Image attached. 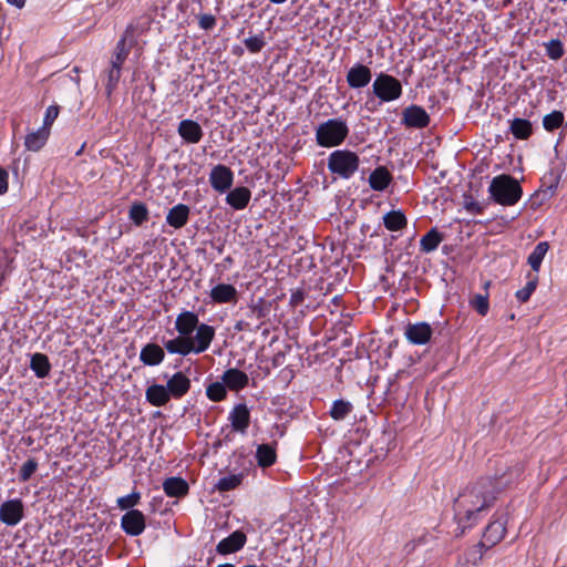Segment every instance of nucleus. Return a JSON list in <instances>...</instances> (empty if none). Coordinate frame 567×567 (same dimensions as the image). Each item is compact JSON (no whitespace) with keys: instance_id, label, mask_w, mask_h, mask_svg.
Segmentation results:
<instances>
[{"instance_id":"28","label":"nucleus","mask_w":567,"mask_h":567,"mask_svg":"<svg viewBox=\"0 0 567 567\" xmlns=\"http://www.w3.org/2000/svg\"><path fill=\"white\" fill-rule=\"evenodd\" d=\"M392 175L384 166L377 167L369 176V185L373 190L382 192L391 183Z\"/></svg>"},{"instance_id":"33","label":"nucleus","mask_w":567,"mask_h":567,"mask_svg":"<svg viewBox=\"0 0 567 567\" xmlns=\"http://www.w3.org/2000/svg\"><path fill=\"white\" fill-rule=\"evenodd\" d=\"M257 464L260 467H269L276 463L277 454L274 446L269 444H260L256 450Z\"/></svg>"},{"instance_id":"45","label":"nucleus","mask_w":567,"mask_h":567,"mask_svg":"<svg viewBox=\"0 0 567 567\" xmlns=\"http://www.w3.org/2000/svg\"><path fill=\"white\" fill-rule=\"evenodd\" d=\"M140 499H141V494L138 492L134 491L128 495L118 497L116 503H117V506L122 511H131V509H133V507L135 505L138 504Z\"/></svg>"},{"instance_id":"37","label":"nucleus","mask_w":567,"mask_h":567,"mask_svg":"<svg viewBox=\"0 0 567 567\" xmlns=\"http://www.w3.org/2000/svg\"><path fill=\"white\" fill-rule=\"evenodd\" d=\"M128 217L136 226H141L148 219L146 205L141 202L134 203L128 210Z\"/></svg>"},{"instance_id":"19","label":"nucleus","mask_w":567,"mask_h":567,"mask_svg":"<svg viewBox=\"0 0 567 567\" xmlns=\"http://www.w3.org/2000/svg\"><path fill=\"white\" fill-rule=\"evenodd\" d=\"M165 359V349L157 343H146L140 352V360L150 367L161 364Z\"/></svg>"},{"instance_id":"1","label":"nucleus","mask_w":567,"mask_h":567,"mask_svg":"<svg viewBox=\"0 0 567 567\" xmlns=\"http://www.w3.org/2000/svg\"><path fill=\"white\" fill-rule=\"evenodd\" d=\"M506 485L504 476L482 477L458 494L454 501V516L462 528L461 534L481 519V514L494 505L497 495Z\"/></svg>"},{"instance_id":"10","label":"nucleus","mask_w":567,"mask_h":567,"mask_svg":"<svg viewBox=\"0 0 567 567\" xmlns=\"http://www.w3.org/2000/svg\"><path fill=\"white\" fill-rule=\"evenodd\" d=\"M122 529L130 536H138L145 529V516L138 509L127 511L121 518Z\"/></svg>"},{"instance_id":"55","label":"nucleus","mask_w":567,"mask_h":567,"mask_svg":"<svg viewBox=\"0 0 567 567\" xmlns=\"http://www.w3.org/2000/svg\"><path fill=\"white\" fill-rule=\"evenodd\" d=\"M235 329L237 331H251L252 329L249 327V323L243 320L237 321L235 324Z\"/></svg>"},{"instance_id":"42","label":"nucleus","mask_w":567,"mask_h":567,"mask_svg":"<svg viewBox=\"0 0 567 567\" xmlns=\"http://www.w3.org/2000/svg\"><path fill=\"white\" fill-rule=\"evenodd\" d=\"M564 114L560 111H553L543 118V126L546 131L553 132L561 126Z\"/></svg>"},{"instance_id":"11","label":"nucleus","mask_w":567,"mask_h":567,"mask_svg":"<svg viewBox=\"0 0 567 567\" xmlns=\"http://www.w3.org/2000/svg\"><path fill=\"white\" fill-rule=\"evenodd\" d=\"M195 331V336H190V341L193 342L194 353L199 354L210 347L215 338V329L207 323H200Z\"/></svg>"},{"instance_id":"16","label":"nucleus","mask_w":567,"mask_h":567,"mask_svg":"<svg viewBox=\"0 0 567 567\" xmlns=\"http://www.w3.org/2000/svg\"><path fill=\"white\" fill-rule=\"evenodd\" d=\"M246 542V534L241 530H235L217 544L216 551L219 555H229L240 550L245 546Z\"/></svg>"},{"instance_id":"7","label":"nucleus","mask_w":567,"mask_h":567,"mask_svg":"<svg viewBox=\"0 0 567 567\" xmlns=\"http://www.w3.org/2000/svg\"><path fill=\"white\" fill-rule=\"evenodd\" d=\"M430 115L424 107L412 104L402 111L401 124L409 128H425L430 124Z\"/></svg>"},{"instance_id":"56","label":"nucleus","mask_w":567,"mask_h":567,"mask_svg":"<svg viewBox=\"0 0 567 567\" xmlns=\"http://www.w3.org/2000/svg\"><path fill=\"white\" fill-rule=\"evenodd\" d=\"M7 2L11 6H14V7L21 9L24 6L25 0H7Z\"/></svg>"},{"instance_id":"44","label":"nucleus","mask_w":567,"mask_h":567,"mask_svg":"<svg viewBox=\"0 0 567 567\" xmlns=\"http://www.w3.org/2000/svg\"><path fill=\"white\" fill-rule=\"evenodd\" d=\"M244 43L249 52H260L262 48L266 45L264 32L245 39Z\"/></svg>"},{"instance_id":"59","label":"nucleus","mask_w":567,"mask_h":567,"mask_svg":"<svg viewBox=\"0 0 567 567\" xmlns=\"http://www.w3.org/2000/svg\"><path fill=\"white\" fill-rule=\"evenodd\" d=\"M216 567H236V566L233 565V564L226 563V564H220V565H218Z\"/></svg>"},{"instance_id":"36","label":"nucleus","mask_w":567,"mask_h":567,"mask_svg":"<svg viewBox=\"0 0 567 567\" xmlns=\"http://www.w3.org/2000/svg\"><path fill=\"white\" fill-rule=\"evenodd\" d=\"M352 410L353 405L349 401L339 399L333 401L329 414L334 421H342L352 412Z\"/></svg>"},{"instance_id":"24","label":"nucleus","mask_w":567,"mask_h":567,"mask_svg":"<svg viewBox=\"0 0 567 567\" xmlns=\"http://www.w3.org/2000/svg\"><path fill=\"white\" fill-rule=\"evenodd\" d=\"M251 198V192L248 187L238 186L231 189L226 196V203L236 210L245 209Z\"/></svg>"},{"instance_id":"13","label":"nucleus","mask_w":567,"mask_h":567,"mask_svg":"<svg viewBox=\"0 0 567 567\" xmlns=\"http://www.w3.org/2000/svg\"><path fill=\"white\" fill-rule=\"evenodd\" d=\"M506 533V519L501 516L498 518L493 519L485 528L483 534V540L481 543H485L486 548L495 546L499 543Z\"/></svg>"},{"instance_id":"39","label":"nucleus","mask_w":567,"mask_h":567,"mask_svg":"<svg viewBox=\"0 0 567 567\" xmlns=\"http://www.w3.org/2000/svg\"><path fill=\"white\" fill-rule=\"evenodd\" d=\"M243 482V474H231L218 480L216 488L219 492H229L239 486Z\"/></svg>"},{"instance_id":"31","label":"nucleus","mask_w":567,"mask_h":567,"mask_svg":"<svg viewBox=\"0 0 567 567\" xmlns=\"http://www.w3.org/2000/svg\"><path fill=\"white\" fill-rule=\"evenodd\" d=\"M509 132L517 140H527L533 133L530 121L515 117L509 122Z\"/></svg>"},{"instance_id":"4","label":"nucleus","mask_w":567,"mask_h":567,"mask_svg":"<svg viewBox=\"0 0 567 567\" xmlns=\"http://www.w3.org/2000/svg\"><path fill=\"white\" fill-rule=\"evenodd\" d=\"M328 169L343 179H350L359 169L360 158L349 150H336L328 156Z\"/></svg>"},{"instance_id":"26","label":"nucleus","mask_w":567,"mask_h":567,"mask_svg":"<svg viewBox=\"0 0 567 567\" xmlns=\"http://www.w3.org/2000/svg\"><path fill=\"white\" fill-rule=\"evenodd\" d=\"M147 402L156 408L166 405L171 400V394L165 385L152 384L145 391Z\"/></svg>"},{"instance_id":"2","label":"nucleus","mask_w":567,"mask_h":567,"mask_svg":"<svg viewBox=\"0 0 567 567\" xmlns=\"http://www.w3.org/2000/svg\"><path fill=\"white\" fill-rule=\"evenodd\" d=\"M488 193L495 203L513 206L522 198L523 189L513 176L502 174L492 179Z\"/></svg>"},{"instance_id":"20","label":"nucleus","mask_w":567,"mask_h":567,"mask_svg":"<svg viewBox=\"0 0 567 567\" xmlns=\"http://www.w3.org/2000/svg\"><path fill=\"white\" fill-rule=\"evenodd\" d=\"M166 388L174 399L183 398L190 389V380L183 372L174 373L166 383Z\"/></svg>"},{"instance_id":"30","label":"nucleus","mask_w":567,"mask_h":567,"mask_svg":"<svg viewBox=\"0 0 567 567\" xmlns=\"http://www.w3.org/2000/svg\"><path fill=\"white\" fill-rule=\"evenodd\" d=\"M49 131L47 127H40L25 136L24 145L27 150L38 152L47 143L49 138Z\"/></svg>"},{"instance_id":"34","label":"nucleus","mask_w":567,"mask_h":567,"mask_svg":"<svg viewBox=\"0 0 567 567\" xmlns=\"http://www.w3.org/2000/svg\"><path fill=\"white\" fill-rule=\"evenodd\" d=\"M384 227L390 231H399L406 227L408 220L402 210H391L383 216Z\"/></svg>"},{"instance_id":"50","label":"nucleus","mask_w":567,"mask_h":567,"mask_svg":"<svg viewBox=\"0 0 567 567\" xmlns=\"http://www.w3.org/2000/svg\"><path fill=\"white\" fill-rule=\"evenodd\" d=\"M198 25L203 30H212L216 25V18L209 13L200 14L198 16Z\"/></svg>"},{"instance_id":"47","label":"nucleus","mask_w":567,"mask_h":567,"mask_svg":"<svg viewBox=\"0 0 567 567\" xmlns=\"http://www.w3.org/2000/svg\"><path fill=\"white\" fill-rule=\"evenodd\" d=\"M38 468V462L34 458H29L20 468L19 478L21 482H27L31 478Z\"/></svg>"},{"instance_id":"21","label":"nucleus","mask_w":567,"mask_h":567,"mask_svg":"<svg viewBox=\"0 0 567 567\" xmlns=\"http://www.w3.org/2000/svg\"><path fill=\"white\" fill-rule=\"evenodd\" d=\"M177 132L179 136L189 144L198 143L203 137L202 126L193 120H183L178 124Z\"/></svg>"},{"instance_id":"51","label":"nucleus","mask_w":567,"mask_h":567,"mask_svg":"<svg viewBox=\"0 0 567 567\" xmlns=\"http://www.w3.org/2000/svg\"><path fill=\"white\" fill-rule=\"evenodd\" d=\"M249 310H250L249 317H251V318L261 320L266 317V308L264 306L262 299H260L257 303L251 305L249 307Z\"/></svg>"},{"instance_id":"58","label":"nucleus","mask_w":567,"mask_h":567,"mask_svg":"<svg viewBox=\"0 0 567 567\" xmlns=\"http://www.w3.org/2000/svg\"><path fill=\"white\" fill-rule=\"evenodd\" d=\"M269 1L275 4H281V3L286 2L287 0H269Z\"/></svg>"},{"instance_id":"14","label":"nucleus","mask_w":567,"mask_h":567,"mask_svg":"<svg viewBox=\"0 0 567 567\" xmlns=\"http://www.w3.org/2000/svg\"><path fill=\"white\" fill-rule=\"evenodd\" d=\"M404 336L412 344L423 346L427 343L432 336V328L426 322L409 323Z\"/></svg>"},{"instance_id":"46","label":"nucleus","mask_w":567,"mask_h":567,"mask_svg":"<svg viewBox=\"0 0 567 567\" xmlns=\"http://www.w3.org/2000/svg\"><path fill=\"white\" fill-rule=\"evenodd\" d=\"M470 303L481 316H485L488 312L489 303L487 295H475Z\"/></svg>"},{"instance_id":"38","label":"nucleus","mask_w":567,"mask_h":567,"mask_svg":"<svg viewBox=\"0 0 567 567\" xmlns=\"http://www.w3.org/2000/svg\"><path fill=\"white\" fill-rule=\"evenodd\" d=\"M122 66L111 64L106 71V84L105 92L107 96H111L113 91L116 89L121 79Z\"/></svg>"},{"instance_id":"9","label":"nucleus","mask_w":567,"mask_h":567,"mask_svg":"<svg viewBox=\"0 0 567 567\" xmlns=\"http://www.w3.org/2000/svg\"><path fill=\"white\" fill-rule=\"evenodd\" d=\"M23 503L20 498L3 502L0 505V520L7 526H16L23 518Z\"/></svg>"},{"instance_id":"22","label":"nucleus","mask_w":567,"mask_h":567,"mask_svg":"<svg viewBox=\"0 0 567 567\" xmlns=\"http://www.w3.org/2000/svg\"><path fill=\"white\" fill-rule=\"evenodd\" d=\"M221 381L229 390L240 391L248 385L249 378L244 371L230 368L223 373Z\"/></svg>"},{"instance_id":"52","label":"nucleus","mask_w":567,"mask_h":567,"mask_svg":"<svg viewBox=\"0 0 567 567\" xmlns=\"http://www.w3.org/2000/svg\"><path fill=\"white\" fill-rule=\"evenodd\" d=\"M464 208L466 209V212L474 215L482 214L484 209V207L475 200L465 202Z\"/></svg>"},{"instance_id":"49","label":"nucleus","mask_w":567,"mask_h":567,"mask_svg":"<svg viewBox=\"0 0 567 567\" xmlns=\"http://www.w3.org/2000/svg\"><path fill=\"white\" fill-rule=\"evenodd\" d=\"M59 112L60 110L58 105H50L45 111L43 125L41 127H47V130L50 132L51 125L56 120Z\"/></svg>"},{"instance_id":"43","label":"nucleus","mask_w":567,"mask_h":567,"mask_svg":"<svg viewBox=\"0 0 567 567\" xmlns=\"http://www.w3.org/2000/svg\"><path fill=\"white\" fill-rule=\"evenodd\" d=\"M483 548H486L485 543H478L473 548L464 554L466 563H470L472 567H476L483 558Z\"/></svg>"},{"instance_id":"53","label":"nucleus","mask_w":567,"mask_h":567,"mask_svg":"<svg viewBox=\"0 0 567 567\" xmlns=\"http://www.w3.org/2000/svg\"><path fill=\"white\" fill-rule=\"evenodd\" d=\"M8 190V173L4 168L0 167V195Z\"/></svg>"},{"instance_id":"41","label":"nucleus","mask_w":567,"mask_h":567,"mask_svg":"<svg viewBox=\"0 0 567 567\" xmlns=\"http://www.w3.org/2000/svg\"><path fill=\"white\" fill-rule=\"evenodd\" d=\"M546 55L554 61L559 60L564 53V44L559 39H551L544 43Z\"/></svg>"},{"instance_id":"18","label":"nucleus","mask_w":567,"mask_h":567,"mask_svg":"<svg viewBox=\"0 0 567 567\" xmlns=\"http://www.w3.org/2000/svg\"><path fill=\"white\" fill-rule=\"evenodd\" d=\"M198 315L189 311L183 310L175 320V330L177 333L190 337L195 329L199 326Z\"/></svg>"},{"instance_id":"40","label":"nucleus","mask_w":567,"mask_h":567,"mask_svg":"<svg viewBox=\"0 0 567 567\" xmlns=\"http://www.w3.org/2000/svg\"><path fill=\"white\" fill-rule=\"evenodd\" d=\"M226 384L221 382L210 383L206 389L207 398L213 402H220L227 395Z\"/></svg>"},{"instance_id":"15","label":"nucleus","mask_w":567,"mask_h":567,"mask_svg":"<svg viewBox=\"0 0 567 567\" xmlns=\"http://www.w3.org/2000/svg\"><path fill=\"white\" fill-rule=\"evenodd\" d=\"M371 79V69L361 63H355L347 73V83L351 89H362L370 83Z\"/></svg>"},{"instance_id":"29","label":"nucleus","mask_w":567,"mask_h":567,"mask_svg":"<svg viewBox=\"0 0 567 567\" xmlns=\"http://www.w3.org/2000/svg\"><path fill=\"white\" fill-rule=\"evenodd\" d=\"M30 369L37 378H47L51 371V363L48 355L40 352L33 353L30 359Z\"/></svg>"},{"instance_id":"27","label":"nucleus","mask_w":567,"mask_h":567,"mask_svg":"<svg viewBox=\"0 0 567 567\" xmlns=\"http://www.w3.org/2000/svg\"><path fill=\"white\" fill-rule=\"evenodd\" d=\"M163 489L168 497H183L188 494V483L179 477L172 476L163 482Z\"/></svg>"},{"instance_id":"54","label":"nucleus","mask_w":567,"mask_h":567,"mask_svg":"<svg viewBox=\"0 0 567 567\" xmlns=\"http://www.w3.org/2000/svg\"><path fill=\"white\" fill-rule=\"evenodd\" d=\"M303 292L298 290L296 292H293L290 297V303L293 305V306H297L299 305L300 302L303 301Z\"/></svg>"},{"instance_id":"48","label":"nucleus","mask_w":567,"mask_h":567,"mask_svg":"<svg viewBox=\"0 0 567 567\" xmlns=\"http://www.w3.org/2000/svg\"><path fill=\"white\" fill-rule=\"evenodd\" d=\"M536 280H530L528 281L524 288L519 289L516 291V298L520 301V302H526L528 301V299L530 298L532 293L535 291L536 289Z\"/></svg>"},{"instance_id":"3","label":"nucleus","mask_w":567,"mask_h":567,"mask_svg":"<svg viewBox=\"0 0 567 567\" xmlns=\"http://www.w3.org/2000/svg\"><path fill=\"white\" fill-rule=\"evenodd\" d=\"M316 143L320 147L331 148L341 145L349 135V126L341 117L329 118L316 128Z\"/></svg>"},{"instance_id":"23","label":"nucleus","mask_w":567,"mask_h":567,"mask_svg":"<svg viewBox=\"0 0 567 567\" xmlns=\"http://www.w3.org/2000/svg\"><path fill=\"white\" fill-rule=\"evenodd\" d=\"M209 297L215 303L236 302L237 290L230 284H218L210 289Z\"/></svg>"},{"instance_id":"12","label":"nucleus","mask_w":567,"mask_h":567,"mask_svg":"<svg viewBox=\"0 0 567 567\" xmlns=\"http://www.w3.org/2000/svg\"><path fill=\"white\" fill-rule=\"evenodd\" d=\"M228 420L234 431L246 434L250 425V411L245 403L236 404L229 412Z\"/></svg>"},{"instance_id":"57","label":"nucleus","mask_w":567,"mask_h":567,"mask_svg":"<svg viewBox=\"0 0 567 567\" xmlns=\"http://www.w3.org/2000/svg\"><path fill=\"white\" fill-rule=\"evenodd\" d=\"M455 567H472L470 563H466V559H460Z\"/></svg>"},{"instance_id":"8","label":"nucleus","mask_w":567,"mask_h":567,"mask_svg":"<svg viewBox=\"0 0 567 567\" xmlns=\"http://www.w3.org/2000/svg\"><path fill=\"white\" fill-rule=\"evenodd\" d=\"M209 183L214 190L224 194L234 183V173L228 166L217 164L209 173Z\"/></svg>"},{"instance_id":"17","label":"nucleus","mask_w":567,"mask_h":567,"mask_svg":"<svg viewBox=\"0 0 567 567\" xmlns=\"http://www.w3.org/2000/svg\"><path fill=\"white\" fill-rule=\"evenodd\" d=\"M162 343L169 354L186 357L194 353L193 342L190 341V337L178 333V336L173 339H163Z\"/></svg>"},{"instance_id":"5","label":"nucleus","mask_w":567,"mask_h":567,"mask_svg":"<svg viewBox=\"0 0 567 567\" xmlns=\"http://www.w3.org/2000/svg\"><path fill=\"white\" fill-rule=\"evenodd\" d=\"M372 93L381 103L396 101L403 93L401 82L386 73H379L372 83Z\"/></svg>"},{"instance_id":"35","label":"nucleus","mask_w":567,"mask_h":567,"mask_svg":"<svg viewBox=\"0 0 567 567\" xmlns=\"http://www.w3.org/2000/svg\"><path fill=\"white\" fill-rule=\"evenodd\" d=\"M549 249L547 241L538 243L533 251L529 254L527 262L534 271H538L544 260L545 255Z\"/></svg>"},{"instance_id":"6","label":"nucleus","mask_w":567,"mask_h":567,"mask_svg":"<svg viewBox=\"0 0 567 567\" xmlns=\"http://www.w3.org/2000/svg\"><path fill=\"white\" fill-rule=\"evenodd\" d=\"M135 42V28L128 24L117 41L114 52L111 58V64L122 66L126 61L130 51Z\"/></svg>"},{"instance_id":"25","label":"nucleus","mask_w":567,"mask_h":567,"mask_svg":"<svg viewBox=\"0 0 567 567\" xmlns=\"http://www.w3.org/2000/svg\"><path fill=\"white\" fill-rule=\"evenodd\" d=\"M190 209L185 204H177L173 206L167 215H166V223L174 227L175 229H179L184 227L189 218Z\"/></svg>"},{"instance_id":"32","label":"nucleus","mask_w":567,"mask_h":567,"mask_svg":"<svg viewBox=\"0 0 567 567\" xmlns=\"http://www.w3.org/2000/svg\"><path fill=\"white\" fill-rule=\"evenodd\" d=\"M444 236L436 228L429 230L420 240L421 251L429 254L437 249Z\"/></svg>"}]
</instances>
